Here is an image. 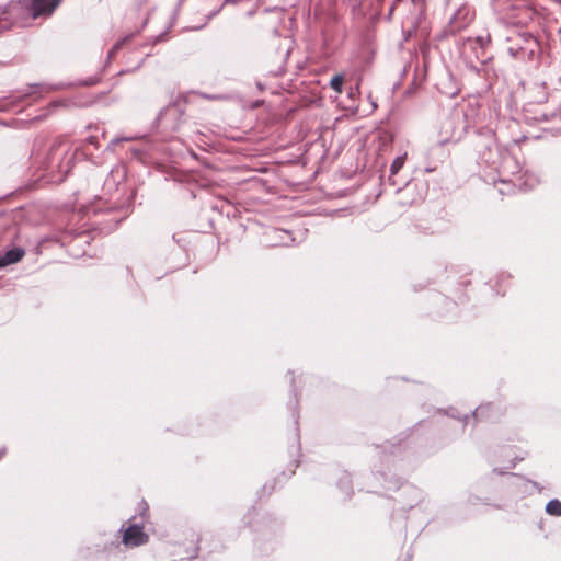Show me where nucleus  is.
Here are the masks:
<instances>
[{
  "instance_id": "23",
  "label": "nucleus",
  "mask_w": 561,
  "mask_h": 561,
  "mask_svg": "<svg viewBox=\"0 0 561 561\" xmlns=\"http://www.w3.org/2000/svg\"><path fill=\"white\" fill-rule=\"evenodd\" d=\"M164 35H165V33H161L160 35L156 36L153 38V44L161 42L163 39Z\"/></svg>"
},
{
  "instance_id": "20",
  "label": "nucleus",
  "mask_w": 561,
  "mask_h": 561,
  "mask_svg": "<svg viewBox=\"0 0 561 561\" xmlns=\"http://www.w3.org/2000/svg\"><path fill=\"white\" fill-rule=\"evenodd\" d=\"M385 481H386V483H387V485H385V488H386L387 490H392V489H397V488H398V482H397V481H393V482H392V480H388V479H386V478H385Z\"/></svg>"
},
{
  "instance_id": "29",
  "label": "nucleus",
  "mask_w": 561,
  "mask_h": 561,
  "mask_svg": "<svg viewBox=\"0 0 561 561\" xmlns=\"http://www.w3.org/2000/svg\"><path fill=\"white\" fill-rule=\"evenodd\" d=\"M350 98H353L355 95V91L354 90H351L350 93H348Z\"/></svg>"
},
{
  "instance_id": "33",
  "label": "nucleus",
  "mask_w": 561,
  "mask_h": 561,
  "mask_svg": "<svg viewBox=\"0 0 561 561\" xmlns=\"http://www.w3.org/2000/svg\"><path fill=\"white\" fill-rule=\"evenodd\" d=\"M11 9H12V11H15L18 9V7L16 5H12Z\"/></svg>"
},
{
  "instance_id": "13",
  "label": "nucleus",
  "mask_w": 561,
  "mask_h": 561,
  "mask_svg": "<svg viewBox=\"0 0 561 561\" xmlns=\"http://www.w3.org/2000/svg\"><path fill=\"white\" fill-rule=\"evenodd\" d=\"M407 159V153L398 156L390 165V176L389 181L392 185H397L396 180H393V176L402 169L404 162Z\"/></svg>"
},
{
  "instance_id": "37",
  "label": "nucleus",
  "mask_w": 561,
  "mask_h": 561,
  "mask_svg": "<svg viewBox=\"0 0 561 561\" xmlns=\"http://www.w3.org/2000/svg\"><path fill=\"white\" fill-rule=\"evenodd\" d=\"M182 2H183V0H180V1H179V5H180Z\"/></svg>"
},
{
  "instance_id": "17",
  "label": "nucleus",
  "mask_w": 561,
  "mask_h": 561,
  "mask_svg": "<svg viewBox=\"0 0 561 561\" xmlns=\"http://www.w3.org/2000/svg\"><path fill=\"white\" fill-rule=\"evenodd\" d=\"M404 492L408 493L409 495L413 496L415 503L420 502L421 499H422V491L419 490L415 486H412V485H407L404 488Z\"/></svg>"
},
{
  "instance_id": "14",
  "label": "nucleus",
  "mask_w": 561,
  "mask_h": 561,
  "mask_svg": "<svg viewBox=\"0 0 561 561\" xmlns=\"http://www.w3.org/2000/svg\"><path fill=\"white\" fill-rule=\"evenodd\" d=\"M546 513L551 516H561V502L557 499L550 500L546 505Z\"/></svg>"
},
{
  "instance_id": "2",
  "label": "nucleus",
  "mask_w": 561,
  "mask_h": 561,
  "mask_svg": "<svg viewBox=\"0 0 561 561\" xmlns=\"http://www.w3.org/2000/svg\"><path fill=\"white\" fill-rule=\"evenodd\" d=\"M77 150L71 152L68 141L61 138L54 139L37 161V182L61 183L75 164Z\"/></svg>"
},
{
  "instance_id": "19",
  "label": "nucleus",
  "mask_w": 561,
  "mask_h": 561,
  "mask_svg": "<svg viewBox=\"0 0 561 561\" xmlns=\"http://www.w3.org/2000/svg\"><path fill=\"white\" fill-rule=\"evenodd\" d=\"M388 449H390L391 454H394L399 450V447H397L394 444L387 443L385 446H382V450L386 451Z\"/></svg>"
},
{
  "instance_id": "7",
  "label": "nucleus",
  "mask_w": 561,
  "mask_h": 561,
  "mask_svg": "<svg viewBox=\"0 0 561 561\" xmlns=\"http://www.w3.org/2000/svg\"><path fill=\"white\" fill-rule=\"evenodd\" d=\"M507 39L512 42V45L507 47V53L510 56L523 60L526 58V55L528 59L531 58L534 55V48L537 45L533 35L524 33L518 34L515 38Z\"/></svg>"
},
{
  "instance_id": "36",
  "label": "nucleus",
  "mask_w": 561,
  "mask_h": 561,
  "mask_svg": "<svg viewBox=\"0 0 561 561\" xmlns=\"http://www.w3.org/2000/svg\"><path fill=\"white\" fill-rule=\"evenodd\" d=\"M279 232H280V233H284V234H288V232H287V231H279Z\"/></svg>"
},
{
  "instance_id": "10",
  "label": "nucleus",
  "mask_w": 561,
  "mask_h": 561,
  "mask_svg": "<svg viewBox=\"0 0 561 561\" xmlns=\"http://www.w3.org/2000/svg\"><path fill=\"white\" fill-rule=\"evenodd\" d=\"M62 0H37V18H49Z\"/></svg>"
},
{
  "instance_id": "25",
  "label": "nucleus",
  "mask_w": 561,
  "mask_h": 561,
  "mask_svg": "<svg viewBox=\"0 0 561 561\" xmlns=\"http://www.w3.org/2000/svg\"><path fill=\"white\" fill-rule=\"evenodd\" d=\"M96 83V80L95 79H91L89 81H84L83 84L84 85H92V84H95Z\"/></svg>"
},
{
  "instance_id": "6",
  "label": "nucleus",
  "mask_w": 561,
  "mask_h": 561,
  "mask_svg": "<svg viewBox=\"0 0 561 561\" xmlns=\"http://www.w3.org/2000/svg\"><path fill=\"white\" fill-rule=\"evenodd\" d=\"M135 519L136 517L133 516L128 519V525H122L118 530L121 534V542L127 549L138 548L149 542V535L145 533L144 525L133 522Z\"/></svg>"
},
{
  "instance_id": "11",
  "label": "nucleus",
  "mask_w": 561,
  "mask_h": 561,
  "mask_svg": "<svg viewBox=\"0 0 561 561\" xmlns=\"http://www.w3.org/2000/svg\"><path fill=\"white\" fill-rule=\"evenodd\" d=\"M24 255V251L20 248H14L0 255V267L19 262Z\"/></svg>"
},
{
  "instance_id": "32",
  "label": "nucleus",
  "mask_w": 561,
  "mask_h": 561,
  "mask_svg": "<svg viewBox=\"0 0 561 561\" xmlns=\"http://www.w3.org/2000/svg\"><path fill=\"white\" fill-rule=\"evenodd\" d=\"M36 89H37V94H38V93H39V91H41V85H39L38 83H37V85H36Z\"/></svg>"
},
{
  "instance_id": "16",
  "label": "nucleus",
  "mask_w": 561,
  "mask_h": 561,
  "mask_svg": "<svg viewBox=\"0 0 561 561\" xmlns=\"http://www.w3.org/2000/svg\"><path fill=\"white\" fill-rule=\"evenodd\" d=\"M343 82H344V76L342 73H336L332 77L330 81V87L336 92L342 93L343 91Z\"/></svg>"
},
{
  "instance_id": "28",
  "label": "nucleus",
  "mask_w": 561,
  "mask_h": 561,
  "mask_svg": "<svg viewBox=\"0 0 561 561\" xmlns=\"http://www.w3.org/2000/svg\"><path fill=\"white\" fill-rule=\"evenodd\" d=\"M470 419V415H465L462 421H463V426L468 423V420Z\"/></svg>"
},
{
  "instance_id": "3",
  "label": "nucleus",
  "mask_w": 561,
  "mask_h": 561,
  "mask_svg": "<svg viewBox=\"0 0 561 561\" xmlns=\"http://www.w3.org/2000/svg\"><path fill=\"white\" fill-rule=\"evenodd\" d=\"M477 149L479 161L500 175V182H507L506 174H515L518 171V163L513 156L503 147L497 145L495 135L491 130L479 134Z\"/></svg>"
},
{
  "instance_id": "8",
  "label": "nucleus",
  "mask_w": 561,
  "mask_h": 561,
  "mask_svg": "<svg viewBox=\"0 0 561 561\" xmlns=\"http://www.w3.org/2000/svg\"><path fill=\"white\" fill-rule=\"evenodd\" d=\"M71 234V232H64L62 237L60 238H54V239H49V238H41V240L37 242V249L39 247H45L46 243L48 242H53L54 244H57V245H60V247H65L66 244H72V243H77L78 245L84 243V244H89L90 243V234L88 232V230H82L80 232H76L73 234V237H71V240L68 241V237Z\"/></svg>"
},
{
  "instance_id": "34",
  "label": "nucleus",
  "mask_w": 561,
  "mask_h": 561,
  "mask_svg": "<svg viewBox=\"0 0 561 561\" xmlns=\"http://www.w3.org/2000/svg\"><path fill=\"white\" fill-rule=\"evenodd\" d=\"M495 472H497L499 474H503L504 472L503 471H497V469H494Z\"/></svg>"
},
{
  "instance_id": "27",
  "label": "nucleus",
  "mask_w": 561,
  "mask_h": 561,
  "mask_svg": "<svg viewBox=\"0 0 561 561\" xmlns=\"http://www.w3.org/2000/svg\"><path fill=\"white\" fill-rule=\"evenodd\" d=\"M537 182H538V180H537V179H534L531 184H527V183H525V185H526L528 188H531V187H534V185H535Z\"/></svg>"
},
{
  "instance_id": "31",
  "label": "nucleus",
  "mask_w": 561,
  "mask_h": 561,
  "mask_svg": "<svg viewBox=\"0 0 561 561\" xmlns=\"http://www.w3.org/2000/svg\"><path fill=\"white\" fill-rule=\"evenodd\" d=\"M450 416L455 417V419H459L460 417L458 414H455V413H450Z\"/></svg>"
},
{
  "instance_id": "30",
  "label": "nucleus",
  "mask_w": 561,
  "mask_h": 561,
  "mask_svg": "<svg viewBox=\"0 0 561 561\" xmlns=\"http://www.w3.org/2000/svg\"><path fill=\"white\" fill-rule=\"evenodd\" d=\"M45 116H46V114H43V115H42V114H41V115H37V116H36V119L38 121V119H41V118H44Z\"/></svg>"
},
{
  "instance_id": "26",
  "label": "nucleus",
  "mask_w": 561,
  "mask_h": 561,
  "mask_svg": "<svg viewBox=\"0 0 561 561\" xmlns=\"http://www.w3.org/2000/svg\"><path fill=\"white\" fill-rule=\"evenodd\" d=\"M7 455V448L2 447L0 448V459L3 458Z\"/></svg>"
},
{
  "instance_id": "9",
  "label": "nucleus",
  "mask_w": 561,
  "mask_h": 561,
  "mask_svg": "<svg viewBox=\"0 0 561 561\" xmlns=\"http://www.w3.org/2000/svg\"><path fill=\"white\" fill-rule=\"evenodd\" d=\"M499 409L493 403H485L479 405L473 412L472 417L477 421H489L496 417Z\"/></svg>"
},
{
  "instance_id": "24",
  "label": "nucleus",
  "mask_w": 561,
  "mask_h": 561,
  "mask_svg": "<svg viewBox=\"0 0 561 561\" xmlns=\"http://www.w3.org/2000/svg\"><path fill=\"white\" fill-rule=\"evenodd\" d=\"M87 141L91 145H95L96 144V137L94 136H90L87 138Z\"/></svg>"
},
{
  "instance_id": "15",
  "label": "nucleus",
  "mask_w": 561,
  "mask_h": 561,
  "mask_svg": "<svg viewBox=\"0 0 561 561\" xmlns=\"http://www.w3.org/2000/svg\"><path fill=\"white\" fill-rule=\"evenodd\" d=\"M131 38H133V34L126 35L122 39L117 41L113 45V47L110 49L108 55H107V60H111L116 55V53L123 47V45L128 43Z\"/></svg>"
},
{
  "instance_id": "35",
  "label": "nucleus",
  "mask_w": 561,
  "mask_h": 561,
  "mask_svg": "<svg viewBox=\"0 0 561 561\" xmlns=\"http://www.w3.org/2000/svg\"><path fill=\"white\" fill-rule=\"evenodd\" d=\"M146 513H147L146 511L141 513V518H145Z\"/></svg>"
},
{
  "instance_id": "12",
  "label": "nucleus",
  "mask_w": 561,
  "mask_h": 561,
  "mask_svg": "<svg viewBox=\"0 0 561 561\" xmlns=\"http://www.w3.org/2000/svg\"><path fill=\"white\" fill-rule=\"evenodd\" d=\"M337 486L341 489L343 494L348 497L353 492L351 476L347 472H343L337 480Z\"/></svg>"
},
{
  "instance_id": "4",
  "label": "nucleus",
  "mask_w": 561,
  "mask_h": 561,
  "mask_svg": "<svg viewBox=\"0 0 561 561\" xmlns=\"http://www.w3.org/2000/svg\"><path fill=\"white\" fill-rule=\"evenodd\" d=\"M476 110L469 106L461 112H455L443 124V131L446 135L442 142H457L474 123Z\"/></svg>"
},
{
  "instance_id": "5",
  "label": "nucleus",
  "mask_w": 561,
  "mask_h": 561,
  "mask_svg": "<svg viewBox=\"0 0 561 561\" xmlns=\"http://www.w3.org/2000/svg\"><path fill=\"white\" fill-rule=\"evenodd\" d=\"M185 103L186 100L184 98H179L175 102L162 108L156 118L157 126L168 131L180 129L186 121Z\"/></svg>"
},
{
  "instance_id": "21",
  "label": "nucleus",
  "mask_w": 561,
  "mask_h": 561,
  "mask_svg": "<svg viewBox=\"0 0 561 561\" xmlns=\"http://www.w3.org/2000/svg\"><path fill=\"white\" fill-rule=\"evenodd\" d=\"M59 106H64V102L60 101V100H57V101H54L50 103V107L51 108H56V107H59Z\"/></svg>"
},
{
  "instance_id": "1",
  "label": "nucleus",
  "mask_w": 561,
  "mask_h": 561,
  "mask_svg": "<svg viewBox=\"0 0 561 561\" xmlns=\"http://www.w3.org/2000/svg\"><path fill=\"white\" fill-rule=\"evenodd\" d=\"M126 169L122 163H116L110 171L104 181L103 190L110 194V199L104 203H98L85 207L84 215H98L105 213L108 218L104 221H95L92 225H102L101 232L108 233L115 229L121 221H123L129 214L131 195L124 196L126 193L125 186ZM96 230L98 228H93Z\"/></svg>"
},
{
  "instance_id": "18",
  "label": "nucleus",
  "mask_w": 561,
  "mask_h": 561,
  "mask_svg": "<svg viewBox=\"0 0 561 561\" xmlns=\"http://www.w3.org/2000/svg\"><path fill=\"white\" fill-rule=\"evenodd\" d=\"M239 2H240V0H224V3H222V5H221V7H219L218 9H216V10H214V11H211V12L208 14V16H207L208 21H209L210 19H213L214 16H216V15H217L221 10H222V7H224V5H227V4H237V3H239Z\"/></svg>"
},
{
  "instance_id": "22",
  "label": "nucleus",
  "mask_w": 561,
  "mask_h": 561,
  "mask_svg": "<svg viewBox=\"0 0 561 561\" xmlns=\"http://www.w3.org/2000/svg\"><path fill=\"white\" fill-rule=\"evenodd\" d=\"M123 139H119V138H115L113 139L110 145L107 146V150H112L114 145L118 144L119 141H122Z\"/></svg>"
}]
</instances>
